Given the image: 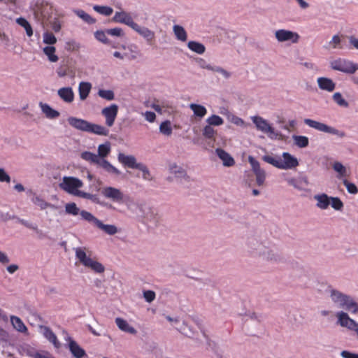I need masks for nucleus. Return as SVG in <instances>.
Returning <instances> with one entry per match:
<instances>
[{"instance_id":"46","label":"nucleus","mask_w":358,"mask_h":358,"mask_svg":"<svg viewBox=\"0 0 358 358\" xmlns=\"http://www.w3.org/2000/svg\"><path fill=\"white\" fill-rule=\"evenodd\" d=\"M136 169H138L141 171H142V173H143L142 177L144 180H148V181H151L153 180V177L151 175L150 170L145 164H143L142 163H139Z\"/></svg>"},{"instance_id":"37","label":"nucleus","mask_w":358,"mask_h":358,"mask_svg":"<svg viewBox=\"0 0 358 358\" xmlns=\"http://www.w3.org/2000/svg\"><path fill=\"white\" fill-rule=\"evenodd\" d=\"M16 23L23 27L26 31L27 36H33V29L30 23L24 17H20L16 19Z\"/></svg>"},{"instance_id":"25","label":"nucleus","mask_w":358,"mask_h":358,"mask_svg":"<svg viewBox=\"0 0 358 358\" xmlns=\"http://www.w3.org/2000/svg\"><path fill=\"white\" fill-rule=\"evenodd\" d=\"M57 94L66 103H71L74 99V93L70 87H62L58 90Z\"/></svg>"},{"instance_id":"57","label":"nucleus","mask_w":358,"mask_h":358,"mask_svg":"<svg viewBox=\"0 0 358 358\" xmlns=\"http://www.w3.org/2000/svg\"><path fill=\"white\" fill-rule=\"evenodd\" d=\"M106 30L105 31H96L94 34L95 38L105 44H110V41L106 37Z\"/></svg>"},{"instance_id":"56","label":"nucleus","mask_w":358,"mask_h":358,"mask_svg":"<svg viewBox=\"0 0 358 358\" xmlns=\"http://www.w3.org/2000/svg\"><path fill=\"white\" fill-rule=\"evenodd\" d=\"M330 204L336 210H341L343 208V203L338 197L330 196Z\"/></svg>"},{"instance_id":"10","label":"nucleus","mask_w":358,"mask_h":358,"mask_svg":"<svg viewBox=\"0 0 358 358\" xmlns=\"http://www.w3.org/2000/svg\"><path fill=\"white\" fill-rule=\"evenodd\" d=\"M336 317V324L349 331H354L358 338V322L351 318L348 313L343 310L338 311Z\"/></svg>"},{"instance_id":"12","label":"nucleus","mask_w":358,"mask_h":358,"mask_svg":"<svg viewBox=\"0 0 358 358\" xmlns=\"http://www.w3.org/2000/svg\"><path fill=\"white\" fill-rule=\"evenodd\" d=\"M252 120L257 130L267 134L270 138H280L282 137V134L279 132H275L274 129L263 117L260 116H253L252 117Z\"/></svg>"},{"instance_id":"50","label":"nucleus","mask_w":358,"mask_h":358,"mask_svg":"<svg viewBox=\"0 0 358 358\" xmlns=\"http://www.w3.org/2000/svg\"><path fill=\"white\" fill-rule=\"evenodd\" d=\"M178 331H179L183 335L192 338L194 335L193 330L183 321L180 327L177 328Z\"/></svg>"},{"instance_id":"47","label":"nucleus","mask_w":358,"mask_h":358,"mask_svg":"<svg viewBox=\"0 0 358 358\" xmlns=\"http://www.w3.org/2000/svg\"><path fill=\"white\" fill-rule=\"evenodd\" d=\"M82 210H80L79 208L75 203H69L65 206V212L69 215H80Z\"/></svg>"},{"instance_id":"32","label":"nucleus","mask_w":358,"mask_h":358,"mask_svg":"<svg viewBox=\"0 0 358 358\" xmlns=\"http://www.w3.org/2000/svg\"><path fill=\"white\" fill-rule=\"evenodd\" d=\"M171 173L176 178L183 179L185 181L189 180V177L187 176L186 171L181 166L174 164L170 168Z\"/></svg>"},{"instance_id":"55","label":"nucleus","mask_w":358,"mask_h":358,"mask_svg":"<svg viewBox=\"0 0 358 358\" xmlns=\"http://www.w3.org/2000/svg\"><path fill=\"white\" fill-rule=\"evenodd\" d=\"M203 136L209 139L214 138L215 135L216 134V131L210 125H206L202 131Z\"/></svg>"},{"instance_id":"36","label":"nucleus","mask_w":358,"mask_h":358,"mask_svg":"<svg viewBox=\"0 0 358 358\" xmlns=\"http://www.w3.org/2000/svg\"><path fill=\"white\" fill-rule=\"evenodd\" d=\"M173 31L176 36V38L181 41L182 42H185L187 41V34L183 27L180 25H174L173 27Z\"/></svg>"},{"instance_id":"22","label":"nucleus","mask_w":358,"mask_h":358,"mask_svg":"<svg viewBox=\"0 0 358 358\" xmlns=\"http://www.w3.org/2000/svg\"><path fill=\"white\" fill-rule=\"evenodd\" d=\"M40 329H43V334L44 337L56 348H59L61 346L60 343L57 340V336L52 331V329L46 326H40Z\"/></svg>"},{"instance_id":"20","label":"nucleus","mask_w":358,"mask_h":358,"mask_svg":"<svg viewBox=\"0 0 358 358\" xmlns=\"http://www.w3.org/2000/svg\"><path fill=\"white\" fill-rule=\"evenodd\" d=\"M118 161L124 166L130 169H136L138 167L139 163L136 162V157L133 155H125L120 152L117 156Z\"/></svg>"},{"instance_id":"31","label":"nucleus","mask_w":358,"mask_h":358,"mask_svg":"<svg viewBox=\"0 0 358 358\" xmlns=\"http://www.w3.org/2000/svg\"><path fill=\"white\" fill-rule=\"evenodd\" d=\"M92 89V84L88 82H81L78 86V92L80 100H85Z\"/></svg>"},{"instance_id":"1","label":"nucleus","mask_w":358,"mask_h":358,"mask_svg":"<svg viewBox=\"0 0 358 358\" xmlns=\"http://www.w3.org/2000/svg\"><path fill=\"white\" fill-rule=\"evenodd\" d=\"M83 186V181L73 176L63 177L62 181L59 184L60 189L71 195L90 200L94 203H101L97 194H92L79 190V188Z\"/></svg>"},{"instance_id":"9","label":"nucleus","mask_w":358,"mask_h":358,"mask_svg":"<svg viewBox=\"0 0 358 358\" xmlns=\"http://www.w3.org/2000/svg\"><path fill=\"white\" fill-rule=\"evenodd\" d=\"M330 67L335 71L353 74L358 70V64L348 59L338 58L330 62Z\"/></svg>"},{"instance_id":"38","label":"nucleus","mask_w":358,"mask_h":358,"mask_svg":"<svg viewBox=\"0 0 358 358\" xmlns=\"http://www.w3.org/2000/svg\"><path fill=\"white\" fill-rule=\"evenodd\" d=\"M33 202L34 204L38 206L41 210H45L48 208H50L53 210H57L58 208L57 206H56L52 203L46 202L43 199H41L38 196H36L35 198H34Z\"/></svg>"},{"instance_id":"42","label":"nucleus","mask_w":358,"mask_h":358,"mask_svg":"<svg viewBox=\"0 0 358 358\" xmlns=\"http://www.w3.org/2000/svg\"><path fill=\"white\" fill-rule=\"evenodd\" d=\"M110 152V143L109 142H106L103 144H101L98 147V155L99 159H104V157H107Z\"/></svg>"},{"instance_id":"35","label":"nucleus","mask_w":358,"mask_h":358,"mask_svg":"<svg viewBox=\"0 0 358 358\" xmlns=\"http://www.w3.org/2000/svg\"><path fill=\"white\" fill-rule=\"evenodd\" d=\"M43 52L48 57L50 62H57L58 61L59 57L55 55L56 48L54 46H45L43 48Z\"/></svg>"},{"instance_id":"14","label":"nucleus","mask_w":358,"mask_h":358,"mask_svg":"<svg viewBox=\"0 0 358 358\" xmlns=\"http://www.w3.org/2000/svg\"><path fill=\"white\" fill-rule=\"evenodd\" d=\"M119 107L117 104L113 103L101 110V115L106 118V124L111 127L117 117Z\"/></svg>"},{"instance_id":"18","label":"nucleus","mask_w":358,"mask_h":358,"mask_svg":"<svg viewBox=\"0 0 358 358\" xmlns=\"http://www.w3.org/2000/svg\"><path fill=\"white\" fill-rule=\"evenodd\" d=\"M282 157L283 160L280 159V169H292L299 165L297 159L289 152H283Z\"/></svg>"},{"instance_id":"48","label":"nucleus","mask_w":358,"mask_h":358,"mask_svg":"<svg viewBox=\"0 0 358 358\" xmlns=\"http://www.w3.org/2000/svg\"><path fill=\"white\" fill-rule=\"evenodd\" d=\"M57 40L55 36L50 31H45L43 34V42L49 45H52L57 43Z\"/></svg>"},{"instance_id":"2","label":"nucleus","mask_w":358,"mask_h":358,"mask_svg":"<svg viewBox=\"0 0 358 358\" xmlns=\"http://www.w3.org/2000/svg\"><path fill=\"white\" fill-rule=\"evenodd\" d=\"M31 9L35 20L43 27L47 24V22L50 21L53 14L52 3L45 0H36Z\"/></svg>"},{"instance_id":"23","label":"nucleus","mask_w":358,"mask_h":358,"mask_svg":"<svg viewBox=\"0 0 358 358\" xmlns=\"http://www.w3.org/2000/svg\"><path fill=\"white\" fill-rule=\"evenodd\" d=\"M317 82L320 90L331 92L336 88V83L329 78L320 77L317 78Z\"/></svg>"},{"instance_id":"30","label":"nucleus","mask_w":358,"mask_h":358,"mask_svg":"<svg viewBox=\"0 0 358 358\" xmlns=\"http://www.w3.org/2000/svg\"><path fill=\"white\" fill-rule=\"evenodd\" d=\"M87 132L106 136L109 134V130L103 126L90 122Z\"/></svg>"},{"instance_id":"26","label":"nucleus","mask_w":358,"mask_h":358,"mask_svg":"<svg viewBox=\"0 0 358 358\" xmlns=\"http://www.w3.org/2000/svg\"><path fill=\"white\" fill-rule=\"evenodd\" d=\"M215 152L219 158L222 161L224 166H232L235 164L234 158L222 148H217Z\"/></svg>"},{"instance_id":"17","label":"nucleus","mask_w":358,"mask_h":358,"mask_svg":"<svg viewBox=\"0 0 358 358\" xmlns=\"http://www.w3.org/2000/svg\"><path fill=\"white\" fill-rule=\"evenodd\" d=\"M112 21L126 24L131 29L136 24L130 13L125 11L115 12L114 16L112 18Z\"/></svg>"},{"instance_id":"41","label":"nucleus","mask_w":358,"mask_h":358,"mask_svg":"<svg viewBox=\"0 0 358 358\" xmlns=\"http://www.w3.org/2000/svg\"><path fill=\"white\" fill-rule=\"evenodd\" d=\"M74 13L81 18L84 22H87L89 24H92L96 22V20L93 18L92 16H90L89 14L85 13L84 10L78 9L75 10Z\"/></svg>"},{"instance_id":"40","label":"nucleus","mask_w":358,"mask_h":358,"mask_svg":"<svg viewBox=\"0 0 358 358\" xmlns=\"http://www.w3.org/2000/svg\"><path fill=\"white\" fill-rule=\"evenodd\" d=\"M292 139L294 145L300 148H306L309 143L308 138L305 136L293 135Z\"/></svg>"},{"instance_id":"61","label":"nucleus","mask_w":358,"mask_h":358,"mask_svg":"<svg viewBox=\"0 0 358 358\" xmlns=\"http://www.w3.org/2000/svg\"><path fill=\"white\" fill-rule=\"evenodd\" d=\"M248 162L251 165L253 173H255L263 169L260 167L259 162L257 160H256L253 157L249 156Z\"/></svg>"},{"instance_id":"59","label":"nucleus","mask_w":358,"mask_h":358,"mask_svg":"<svg viewBox=\"0 0 358 358\" xmlns=\"http://www.w3.org/2000/svg\"><path fill=\"white\" fill-rule=\"evenodd\" d=\"M106 33L108 35L112 36L122 37L124 36V32L122 28L115 27L113 29H106Z\"/></svg>"},{"instance_id":"6","label":"nucleus","mask_w":358,"mask_h":358,"mask_svg":"<svg viewBox=\"0 0 358 358\" xmlns=\"http://www.w3.org/2000/svg\"><path fill=\"white\" fill-rule=\"evenodd\" d=\"M81 158L85 161L98 165L109 173H113L116 176H119L120 174V171L113 166L108 161L104 159H99V156H96V154L85 151L81 153Z\"/></svg>"},{"instance_id":"60","label":"nucleus","mask_w":358,"mask_h":358,"mask_svg":"<svg viewBox=\"0 0 358 358\" xmlns=\"http://www.w3.org/2000/svg\"><path fill=\"white\" fill-rule=\"evenodd\" d=\"M47 24H50L52 30L55 32H59L61 29V23L57 17H55L51 18L50 21L47 22Z\"/></svg>"},{"instance_id":"8","label":"nucleus","mask_w":358,"mask_h":358,"mask_svg":"<svg viewBox=\"0 0 358 358\" xmlns=\"http://www.w3.org/2000/svg\"><path fill=\"white\" fill-rule=\"evenodd\" d=\"M304 123L308 127L313 128L319 131L335 135L341 138L345 137L346 136L345 131L338 130L335 127L329 126L324 123L317 122L316 120L307 118L304 120Z\"/></svg>"},{"instance_id":"19","label":"nucleus","mask_w":358,"mask_h":358,"mask_svg":"<svg viewBox=\"0 0 358 358\" xmlns=\"http://www.w3.org/2000/svg\"><path fill=\"white\" fill-rule=\"evenodd\" d=\"M68 122L73 128L87 132L90 122L87 120L75 117H69L68 118Z\"/></svg>"},{"instance_id":"45","label":"nucleus","mask_w":358,"mask_h":358,"mask_svg":"<svg viewBox=\"0 0 358 358\" xmlns=\"http://www.w3.org/2000/svg\"><path fill=\"white\" fill-rule=\"evenodd\" d=\"M93 9L96 12L105 16H110L113 12V9L111 7L106 6L95 5L93 6Z\"/></svg>"},{"instance_id":"13","label":"nucleus","mask_w":358,"mask_h":358,"mask_svg":"<svg viewBox=\"0 0 358 358\" xmlns=\"http://www.w3.org/2000/svg\"><path fill=\"white\" fill-rule=\"evenodd\" d=\"M259 257L273 263H282L285 262L283 255L276 250L271 248L269 243Z\"/></svg>"},{"instance_id":"21","label":"nucleus","mask_w":358,"mask_h":358,"mask_svg":"<svg viewBox=\"0 0 358 358\" xmlns=\"http://www.w3.org/2000/svg\"><path fill=\"white\" fill-rule=\"evenodd\" d=\"M287 182L289 185H292L295 189L299 190H306V187L309 185L308 179L307 176H301L299 178H292L287 180Z\"/></svg>"},{"instance_id":"15","label":"nucleus","mask_w":358,"mask_h":358,"mask_svg":"<svg viewBox=\"0 0 358 358\" xmlns=\"http://www.w3.org/2000/svg\"><path fill=\"white\" fill-rule=\"evenodd\" d=\"M132 29L143 37L148 45H152L155 44V33L154 31L150 30L146 27L140 26L136 22Z\"/></svg>"},{"instance_id":"54","label":"nucleus","mask_w":358,"mask_h":358,"mask_svg":"<svg viewBox=\"0 0 358 358\" xmlns=\"http://www.w3.org/2000/svg\"><path fill=\"white\" fill-rule=\"evenodd\" d=\"M159 131L166 136H170L172 134V128L169 121L163 122L159 126Z\"/></svg>"},{"instance_id":"52","label":"nucleus","mask_w":358,"mask_h":358,"mask_svg":"<svg viewBox=\"0 0 358 358\" xmlns=\"http://www.w3.org/2000/svg\"><path fill=\"white\" fill-rule=\"evenodd\" d=\"M206 122L210 126H220L223 124L224 120L219 115H213L206 120Z\"/></svg>"},{"instance_id":"43","label":"nucleus","mask_w":358,"mask_h":358,"mask_svg":"<svg viewBox=\"0 0 358 358\" xmlns=\"http://www.w3.org/2000/svg\"><path fill=\"white\" fill-rule=\"evenodd\" d=\"M189 108L194 112V114L199 117H204L207 113L206 108L202 105L191 103Z\"/></svg>"},{"instance_id":"34","label":"nucleus","mask_w":358,"mask_h":358,"mask_svg":"<svg viewBox=\"0 0 358 358\" xmlns=\"http://www.w3.org/2000/svg\"><path fill=\"white\" fill-rule=\"evenodd\" d=\"M10 322L14 329H15L17 331L21 333L27 332V327L20 317L13 315L10 317Z\"/></svg>"},{"instance_id":"5","label":"nucleus","mask_w":358,"mask_h":358,"mask_svg":"<svg viewBox=\"0 0 358 358\" xmlns=\"http://www.w3.org/2000/svg\"><path fill=\"white\" fill-rule=\"evenodd\" d=\"M268 244V242L259 234L251 235L246 241L248 251L253 257H259Z\"/></svg>"},{"instance_id":"28","label":"nucleus","mask_w":358,"mask_h":358,"mask_svg":"<svg viewBox=\"0 0 358 358\" xmlns=\"http://www.w3.org/2000/svg\"><path fill=\"white\" fill-rule=\"evenodd\" d=\"M115 324L118 327V328L122 331L129 333L134 335L136 334L137 333V331L134 327L130 326L125 320L121 317H117L115 319Z\"/></svg>"},{"instance_id":"53","label":"nucleus","mask_w":358,"mask_h":358,"mask_svg":"<svg viewBox=\"0 0 358 358\" xmlns=\"http://www.w3.org/2000/svg\"><path fill=\"white\" fill-rule=\"evenodd\" d=\"M256 178V183L258 186H263L264 185L266 174L264 169L254 173Z\"/></svg>"},{"instance_id":"7","label":"nucleus","mask_w":358,"mask_h":358,"mask_svg":"<svg viewBox=\"0 0 358 358\" xmlns=\"http://www.w3.org/2000/svg\"><path fill=\"white\" fill-rule=\"evenodd\" d=\"M80 216L82 219L94 224L97 228L103 231L108 235H115L118 232V229L115 225L103 224L101 220L87 210H83L80 213Z\"/></svg>"},{"instance_id":"3","label":"nucleus","mask_w":358,"mask_h":358,"mask_svg":"<svg viewBox=\"0 0 358 358\" xmlns=\"http://www.w3.org/2000/svg\"><path fill=\"white\" fill-rule=\"evenodd\" d=\"M331 301L339 308L345 309L353 314L358 313V303L354 299L337 289L330 291Z\"/></svg>"},{"instance_id":"24","label":"nucleus","mask_w":358,"mask_h":358,"mask_svg":"<svg viewBox=\"0 0 358 358\" xmlns=\"http://www.w3.org/2000/svg\"><path fill=\"white\" fill-rule=\"evenodd\" d=\"M69 350L75 358H83L86 356V352L75 341L69 338Z\"/></svg>"},{"instance_id":"63","label":"nucleus","mask_w":358,"mask_h":358,"mask_svg":"<svg viewBox=\"0 0 358 358\" xmlns=\"http://www.w3.org/2000/svg\"><path fill=\"white\" fill-rule=\"evenodd\" d=\"M343 183L346 187V189L349 193L355 194L358 192V189L354 183L350 182L347 180H344Z\"/></svg>"},{"instance_id":"62","label":"nucleus","mask_w":358,"mask_h":358,"mask_svg":"<svg viewBox=\"0 0 358 358\" xmlns=\"http://www.w3.org/2000/svg\"><path fill=\"white\" fill-rule=\"evenodd\" d=\"M263 160L271 165H273V166L278 168V169H280V159H276L275 158H273V157L271 156H269V155H264L263 157H262Z\"/></svg>"},{"instance_id":"16","label":"nucleus","mask_w":358,"mask_h":358,"mask_svg":"<svg viewBox=\"0 0 358 358\" xmlns=\"http://www.w3.org/2000/svg\"><path fill=\"white\" fill-rule=\"evenodd\" d=\"M275 37L278 42L290 41L293 43H296L299 39V35L297 33L286 29L275 31Z\"/></svg>"},{"instance_id":"11","label":"nucleus","mask_w":358,"mask_h":358,"mask_svg":"<svg viewBox=\"0 0 358 358\" xmlns=\"http://www.w3.org/2000/svg\"><path fill=\"white\" fill-rule=\"evenodd\" d=\"M101 194L106 199L119 204L125 203L127 199H129V196H125L120 189L110 186L103 187Z\"/></svg>"},{"instance_id":"64","label":"nucleus","mask_w":358,"mask_h":358,"mask_svg":"<svg viewBox=\"0 0 358 358\" xmlns=\"http://www.w3.org/2000/svg\"><path fill=\"white\" fill-rule=\"evenodd\" d=\"M212 71L220 73L225 79H229L231 76L230 72L217 66H214Z\"/></svg>"},{"instance_id":"51","label":"nucleus","mask_w":358,"mask_h":358,"mask_svg":"<svg viewBox=\"0 0 358 358\" xmlns=\"http://www.w3.org/2000/svg\"><path fill=\"white\" fill-rule=\"evenodd\" d=\"M332 99L339 106L345 108H348L349 106L348 102L343 98L342 94L340 92H335L332 96Z\"/></svg>"},{"instance_id":"27","label":"nucleus","mask_w":358,"mask_h":358,"mask_svg":"<svg viewBox=\"0 0 358 358\" xmlns=\"http://www.w3.org/2000/svg\"><path fill=\"white\" fill-rule=\"evenodd\" d=\"M313 198L317 201L316 206L320 209L325 210L330 205V196L324 193L316 194Z\"/></svg>"},{"instance_id":"44","label":"nucleus","mask_w":358,"mask_h":358,"mask_svg":"<svg viewBox=\"0 0 358 358\" xmlns=\"http://www.w3.org/2000/svg\"><path fill=\"white\" fill-rule=\"evenodd\" d=\"M143 216L145 219L148 221L152 222L155 224H157L159 221V215L157 212L151 208H148L147 213Z\"/></svg>"},{"instance_id":"39","label":"nucleus","mask_w":358,"mask_h":358,"mask_svg":"<svg viewBox=\"0 0 358 358\" xmlns=\"http://www.w3.org/2000/svg\"><path fill=\"white\" fill-rule=\"evenodd\" d=\"M187 47L192 51L200 55L204 53L206 50V48L202 43L194 41H189Z\"/></svg>"},{"instance_id":"58","label":"nucleus","mask_w":358,"mask_h":358,"mask_svg":"<svg viewBox=\"0 0 358 358\" xmlns=\"http://www.w3.org/2000/svg\"><path fill=\"white\" fill-rule=\"evenodd\" d=\"M333 169L335 171L338 173V178L345 176L346 175V169L341 162H334V164H333Z\"/></svg>"},{"instance_id":"29","label":"nucleus","mask_w":358,"mask_h":358,"mask_svg":"<svg viewBox=\"0 0 358 358\" xmlns=\"http://www.w3.org/2000/svg\"><path fill=\"white\" fill-rule=\"evenodd\" d=\"M39 106L47 118L55 119L59 116V113L52 108L48 103L40 102Z\"/></svg>"},{"instance_id":"33","label":"nucleus","mask_w":358,"mask_h":358,"mask_svg":"<svg viewBox=\"0 0 358 358\" xmlns=\"http://www.w3.org/2000/svg\"><path fill=\"white\" fill-rule=\"evenodd\" d=\"M341 38L338 34L334 35L330 41L327 43L323 45V48L327 50H330L331 49H337L342 48L341 45Z\"/></svg>"},{"instance_id":"4","label":"nucleus","mask_w":358,"mask_h":358,"mask_svg":"<svg viewBox=\"0 0 358 358\" xmlns=\"http://www.w3.org/2000/svg\"><path fill=\"white\" fill-rule=\"evenodd\" d=\"M74 250L76 257L84 266L91 268L98 273L104 272L105 267L102 264L87 255V248L85 247L76 248H74Z\"/></svg>"},{"instance_id":"49","label":"nucleus","mask_w":358,"mask_h":358,"mask_svg":"<svg viewBox=\"0 0 358 358\" xmlns=\"http://www.w3.org/2000/svg\"><path fill=\"white\" fill-rule=\"evenodd\" d=\"M97 94L99 96L107 101H112L115 99L114 92L110 90H99Z\"/></svg>"}]
</instances>
